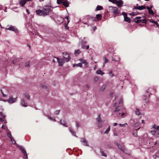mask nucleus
<instances>
[{
  "instance_id": "obj_1",
  "label": "nucleus",
  "mask_w": 159,
  "mask_h": 159,
  "mask_svg": "<svg viewBox=\"0 0 159 159\" xmlns=\"http://www.w3.org/2000/svg\"><path fill=\"white\" fill-rule=\"evenodd\" d=\"M59 7V6H58L54 7L51 5L50 3L48 5H45L43 7L42 10L38 9L36 10L35 11L36 14L38 16L45 17L49 15L51 12H52L54 8Z\"/></svg>"
},
{
  "instance_id": "obj_2",
  "label": "nucleus",
  "mask_w": 159,
  "mask_h": 159,
  "mask_svg": "<svg viewBox=\"0 0 159 159\" xmlns=\"http://www.w3.org/2000/svg\"><path fill=\"white\" fill-rule=\"evenodd\" d=\"M59 7V6H58L54 7L51 5L50 3L48 5H45L43 7L42 10L38 9L36 10L35 11L36 14L38 16L45 17L49 15L51 12H52L54 8Z\"/></svg>"
},
{
  "instance_id": "obj_3",
  "label": "nucleus",
  "mask_w": 159,
  "mask_h": 159,
  "mask_svg": "<svg viewBox=\"0 0 159 159\" xmlns=\"http://www.w3.org/2000/svg\"><path fill=\"white\" fill-rule=\"evenodd\" d=\"M152 128L153 129L150 131L152 134L156 137H158L159 135V125L154 124L152 125Z\"/></svg>"
},
{
  "instance_id": "obj_4",
  "label": "nucleus",
  "mask_w": 159,
  "mask_h": 159,
  "mask_svg": "<svg viewBox=\"0 0 159 159\" xmlns=\"http://www.w3.org/2000/svg\"><path fill=\"white\" fill-rule=\"evenodd\" d=\"M86 19L88 23V26L94 25L95 23V17H92L90 15H87L85 17L84 20Z\"/></svg>"
},
{
  "instance_id": "obj_5",
  "label": "nucleus",
  "mask_w": 159,
  "mask_h": 159,
  "mask_svg": "<svg viewBox=\"0 0 159 159\" xmlns=\"http://www.w3.org/2000/svg\"><path fill=\"white\" fill-rule=\"evenodd\" d=\"M40 27V29L45 33L50 34L52 32V30L47 26L42 25Z\"/></svg>"
},
{
  "instance_id": "obj_6",
  "label": "nucleus",
  "mask_w": 159,
  "mask_h": 159,
  "mask_svg": "<svg viewBox=\"0 0 159 159\" xmlns=\"http://www.w3.org/2000/svg\"><path fill=\"white\" fill-rule=\"evenodd\" d=\"M109 9L110 10L114 15H117L119 14L120 12V10L116 7L110 6L109 7Z\"/></svg>"
},
{
  "instance_id": "obj_7",
  "label": "nucleus",
  "mask_w": 159,
  "mask_h": 159,
  "mask_svg": "<svg viewBox=\"0 0 159 159\" xmlns=\"http://www.w3.org/2000/svg\"><path fill=\"white\" fill-rule=\"evenodd\" d=\"M17 147L19 148L23 153L24 156L23 157L26 159H28L27 154L26 151L25 150L24 147L23 146L19 145H17Z\"/></svg>"
},
{
  "instance_id": "obj_8",
  "label": "nucleus",
  "mask_w": 159,
  "mask_h": 159,
  "mask_svg": "<svg viewBox=\"0 0 159 159\" xmlns=\"http://www.w3.org/2000/svg\"><path fill=\"white\" fill-rule=\"evenodd\" d=\"M6 29L7 30L13 31L16 33H18L19 32V30L16 27L12 25H10L8 28H6Z\"/></svg>"
},
{
  "instance_id": "obj_9",
  "label": "nucleus",
  "mask_w": 159,
  "mask_h": 159,
  "mask_svg": "<svg viewBox=\"0 0 159 159\" xmlns=\"http://www.w3.org/2000/svg\"><path fill=\"white\" fill-rule=\"evenodd\" d=\"M63 54H64V56L62 58L64 59V60H65L66 62H69L71 59V57L70 56L69 53L67 52H63Z\"/></svg>"
},
{
  "instance_id": "obj_10",
  "label": "nucleus",
  "mask_w": 159,
  "mask_h": 159,
  "mask_svg": "<svg viewBox=\"0 0 159 159\" xmlns=\"http://www.w3.org/2000/svg\"><path fill=\"white\" fill-rule=\"evenodd\" d=\"M54 58L57 59L59 66H61L63 65L65 62V61L63 58L62 59H61L56 57H55Z\"/></svg>"
},
{
  "instance_id": "obj_11",
  "label": "nucleus",
  "mask_w": 159,
  "mask_h": 159,
  "mask_svg": "<svg viewBox=\"0 0 159 159\" xmlns=\"http://www.w3.org/2000/svg\"><path fill=\"white\" fill-rule=\"evenodd\" d=\"M17 97L14 98L12 96H10L8 99V102L10 104H12L15 103L17 100Z\"/></svg>"
},
{
  "instance_id": "obj_12",
  "label": "nucleus",
  "mask_w": 159,
  "mask_h": 159,
  "mask_svg": "<svg viewBox=\"0 0 159 159\" xmlns=\"http://www.w3.org/2000/svg\"><path fill=\"white\" fill-rule=\"evenodd\" d=\"M115 2V4L119 7H121L123 6L124 2L122 0H117Z\"/></svg>"
},
{
  "instance_id": "obj_13",
  "label": "nucleus",
  "mask_w": 159,
  "mask_h": 159,
  "mask_svg": "<svg viewBox=\"0 0 159 159\" xmlns=\"http://www.w3.org/2000/svg\"><path fill=\"white\" fill-rule=\"evenodd\" d=\"M6 131H7V137L9 138V139H14L12 136L11 132L10 130L8 129L7 127H6Z\"/></svg>"
},
{
  "instance_id": "obj_14",
  "label": "nucleus",
  "mask_w": 159,
  "mask_h": 159,
  "mask_svg": "<svg viewBox=\"0 0 159 159\" xmlns=\"http://www.w3.org/2000/svg\"><path fill=\"white\" fill-rule=\"evenodd\" d=\"M49 15L50 17L51 18V19L54 20L56 19L55 17H56V16L57 15V14L55 13L53 11H52V12H51L49 14Z\"/></svg>"
},
{
  "instance_id": "obj_15",
  "label": "nucleus",
  "mask_w": 159,
  "mask_h": 159,
  "mask_svg": "<svg viewBox=\"0 0 159 159\" xmlns=\"http://www.w3.org/2000/svg\"><path fill=\"white\" fill-rule=\"evenodd\" d=\"M115 144L117 146L118 148L121 150L123 151H125V148L124 147L121 145L120 143H118L116 142L115 143Z\"/></svg>"
},
{
  "instance_id": "obj_16",
  "label": "nucleus",
  "mask_w": 159,
  "mask_h": 159,
  "mask_svg": "<svg viewBox=\"0 0 159 159\" xmlns=\"http://www.w3.org/2000/svg\"><path fill=\"white\" fill-rule=\"evenodd\" d=\"M137 22H138V24L142 23L146 24L147 23L148 20H147V19L146 18L141 19L138 20V21Z\"/></svg>"
},
{
  "instance_id": "obj_17",
  "label": "nucleus",
  "mask_w": 159,
  "mask_h": 159,
  "mask_svg": "<svg viewBox=\"0 0 159 159\" xmlns=\"http://www.w3.org/2000/svg\"><path fill=\"white\" fill-rule=\"evenodd\" d=\"M120 58L117 56H114L111 59V61H119Z\"/></svg>"
},
{
  "instance_id": "obj_18",
  "label": "nucleus",
  "mask_w": 159,
  "mask_h": 159,
  "mask_svg": "<svg viewBox=\"0 0 159 159\" xmlns=\"http://www.w3.org/2000/svg\"><path fill=\"white\" fill-rule=\"evenodd\" d=\"M70 2L67 0H64L63 3L62 4L66 8H67L69 7Z\"/></svg>"
},
{
  "instance_id": "obj_19",
  "label": "nucleus",
  "mask_w": 159,
  "mask_h": 159,
  "mask_svg": "<svg viewBox=\"0 0 159 159\" xmlns=\"http://www.w3.org/2000/svg\"><path fill=\"white\" fill-rule=\"evenodd\" d=\"M56 17L57 18H59V19L61 20V23H62L65 21V17H64L62 15L59 16L57 15L56 16Z\"/></svg>"
},
{
  "instance_id": "obj_20",
  "label": "nucleus",
  "mask_w": 159,
  "mask_h": 159,
  "mask_svg": "<svg viewBox=\"0 0 159 159\" xmlns=\"http://www.w3.org/2000/svg\"><path fill=\"white\" fill-rule=\"evenodd\" d=\"M96 74L98 75H103L105 74V73L102 70L100 69H98L96 72Z\"/></svg>"
},
{
  "instance_id": "obj_21",
  "label": "nucleus",
  "mask_w": 159,
  "mask_h": 159,
  "mask_svg": "<svg viewBox=\"0 0 159 159\" xmlns=\"http://www.w3.org/2000/svg\"><path fill=\"white\" fill-rule=\"evenodd\" d=\"M22 58H17L16 59H14L12 61V63L13 64H16L18 63V62L20 61V60Z\"/></svg>"
},
{
  "instance_id": "obj_22",
  "label": "nucleus",
  "mask_w": 159,
  "mask_h": 159,
  "mask_svg": "<svg viewBox=\"0 0 159 159\" xmlns=\"http://www.w3.org/2000/svg\"><path fill=\"white\" fill-rule=\"evenodd\" d=\"M102 17V14H98L96 15V17H95V20H96L98 21H99L101 20Z\"/></svg>"
},
{
  "instance_id": "obj_23",
  "label": "nucleus",
  "mask_w": 159,
  "mask_h": 159,
  "mask_svg": "<svg viewBox=\"0 0 159 159\" xmlns=\"http://www.w3.org/2000/svg\"><path fill=\"white\" fill-rule=\"evenodd\" d=\"M79 61L81 62L80 63H81V65H82V64H83L85 66H87L88 64V63L87 62L86 60L83 59L82 58L80 59Z\"/></svg>"
},
{
  "instance_id": "obj_24",
  "label": "nucleus",
  "mask_w": 159,
  "mask_h": 159,
  "mask_svg": "<svg viewBox=\"0 0 159 159\" xmlns=\"http://www.w3.org/2000/svg\"><path fill=\"white\" fill-rule=\"evenodd\" d=\"M26 3L25 0H20L19 1V4L22 7H23Z\"/></svg>"
},
{
  "instance_id": "obj_25",
  "label": "nucleus",
  "mask_w": 159,
  "mask_h": 159,
  "mask_svg": "<svg viewBox=\"0 0 159 159\" xmlns=\"http://www.w3.org/2000/svg\"><path fill=\"white\" fill-rule=\"evenodd\" d=\"M20 104L22 106L24 107H26L28 106L27 103L25 102V101L23 99L21 100Z\"/></svg>"
},
{
  "instance_id": "obj_26",
  "label": "nucleus",
  "mask_w": 159,
  "mask_h": 159,
  "mask_svg": "<svg viewBox=\"0 0 159 159\" xmlns=\"http://www.w3.org/2000/svg\"><path fill=\"white\" fill-rule=\"evenodd\" d=\"M141 14V13H139L138 11H136L135 12H132V13H129V15L131 16H137L138 15Z\"/></svg>"
},
{
  "instance_id": "obj_27",
  "label": "nucleus",
  "mask_w": 159,
  "mask_h": 159,
  "mask_svg": "<svg viewBox=\"0 0 159 159\" xmlns=\"http://www.w3.org/2000/svg\"><path fill=\"white\" fill-rule=\"evenodd\" d=\"M59 123L61 125H63L64 127H67V124L64 120H60L59 121Z\"/></svg>"
},
{
  "instance_id": "obj_28",
  "label": "nucleus",
  "mask_w": 159,
  "mask_h": 159,
  "mask_svg": "<svg viewBox=\"0 0 159 159\" xmlns=\"http://www.w3.org/2000/svg\"><path fill=\"white\" fill-rule=\"evenodd\" d=\"M132 17H131V18L128 17L127 16L124 18V21L125 22H127L128 23H130L131 21V18Z\"/></svg>"
},
{
  "instance_id": "obj_29",
  "label": "nucleus",
  "mask_w": 159,
  "mask_h": 159,
  "mask_svg": "<svg viewBox=\"0 0 159 159\" xmlns=\"http://www.w3.org/2000/svg\"><path fill=\"white\" fill-rule=\"evenodd\" d=\"M66 12H67V13L68 15L65 16V18L66 19H67V23H66V24H67L68 25V24L70 22V18H69V16H68L69 13H68L66 8Z\"/></svg>"
},
{
  "instance_id": "obj_30",
  "label": "nucleus",
  "mask_w": 159,
  "mask_h": 159,
  "mask_svg": "<svg viewBox=\"0 0 159 159\" xmlns=\"http://www.w3.org/2000/svg\"><path fill=\"white\" fill-rule=\"evenodd\" d=\"M85 18V17H84L83 19L82 20L81 19H80L79 20V21L80 22H82V23H83V24H85V25H88V22H87V20L86 19H84Z\"/></svg>"
},
{
  "instance_id": "obj_31",
  "label": "nucleus",
  "mask_w": 159,
  "mask_h": 159,
  "mask_svg": "<svg viewBox=\"0 0 159 159\" xmlns=\"http://www.w3.org/2000/svg\"><path fill=\"white\" fill-rule=\"evenodd\" d=\"M80 142L84 145L86 146H89L87 140H81Z\"/></svg>"
},
{
  "instance_id": "obj_32",
  "label": "nucleus",
  "mask_w": 159,
  "mask_h": 159,
  "mask_svg": "<svg viewBox=\"0 0 159 159\" xmlns=\"http://www.w3.org/2000/svg\"><path fill=\"white\" fill-rule=\"evenodd\" d=\"M40 86L41 88H44L45 89L47 90L48 92L49 90L47 85H46L44 84H40Z\"/></svg>"
},
{
  "instance_id": "obj_33",
  "label": "nucleus",
  "mask_w": 159,
  "mask_h": 159,
  "mask_svg": "<svg viewBox=\"0 0 159 159\" xmlns=\"http://www.w3.org/2000/svg\"><path fill=\"white\" fill-rule=\"evenodd\" d=\"M146 9L145 5H142L138 7V10H142Z\"/></svg>"
},
{
  "instance_id": "obj_34",
  "label": "nucleus",
  "mask_w": 159,
  "mask_h": 159,
  "mask_svg": "<svg viewBox=\"0 0 159 159\" xmlns=\"http://www.w3.org/2000/svg\"><path fill=\"white\" fill-rule=\"evenodd\" d=\"M103 8L102 6L98 5L96 7L95 9V11H98L102 10L103 9Z\"/></svg>"
},
{
  "instance_id": "obj_35",
  "label": "nucleus",
  "mask_w": 159,
  "mask_h": 159,
  "mask_svg": "<svg viewBox=\"0 0 159 159\" xmlns=\"http://www.w3.org/2000/svg\"><path fill=\"white\" fill-rule=\"evenodd\" d=\"M73 67H74L76 66L79 67L81 68L82 67V65H81V63H79L78 64H74L73 65Z\"/></svg>"
},
{
  "instance_id": "obj_36",
  "label": "nucleus",
  "mask_w": 159,
  "mask_h": 159,
  "mask_svg": "<svg viewBox=\"0 0 159 159\" xmlns=\"http://www.w3.org/2000/svg\"><path fill=\"white\" fill-rule=\"evenodd\" d=\"M149 97V95L147 94L146 95H143V98L144 100H148Z\"/></svg>"
},
{
  "instance_id": "obj_37",
  "label": "nucleus",
  "mask_w": 159,
  "mask_h": 159,
  "mask_svg": "<svg viewBox=\"0 0 159 159\" xmlns=\"http://www.w3.org/2000/svg\"><path fill=\"white\" fill-rule=\"evenodd\" d=\"M81 52L80 50L79 49L75 50L74 52V55L75 56H77Z\"/></svg>"
},
{
  "instance_id": "obj_38",
  "label": "nucleus",
  "mask_w": 159,
  "mask_h": 159,
  "mask_svg": "<svg viewBox=\"0 0 159 159\" xmlns=\"http://www.w3.org/2000/svg\"><path fill=\"white\" fill-rule=\"evenodd\" d=\"M69 130L73 136L77 137V136L76 135L75 133L74 130L71 129H70Z\"/></svg>"
},
{
  "instance_id": "obj_39",
  "label": "nucleus",
  "mask_w": 159,
  "mask_h": 159,
  "mask_svg": "<svg viewBox=\"0 0 159 159\" xmlns=\"http://www.w3.org/2000/svg\"><path fill=\"white\" fill-rule=\"evenodd\" d=\"M96 120L97 121H98L99 123H101L102 122V120L100 117V115H99L98 116V117L96 119Z\"/></svg>"
},
{
  "instance_id": "obj_40",
  "label": "nucleus",
  "mask_w": 159,
  "mask_h": 159,
  "mask_svg": "<svg viewBox=\"0 0 159 159\" xmlns=\"http://www.w3.org/2000/svg\"><path fill=\"white\" fill-rule=\"evenodd\" d=\"M81 48L83 49H88L89 48V45H87L86 46H85L84 44H83L82 45Z\"/></svg>"
},
{
  "instance_id": "obj_41",
  "label": "nucleus",
  "mask_w": 159,
  "mask_h": 159,
  "mask_svg": "<svg viewBox=\"0 0 159 159\" xmlns=\"http://www.w3.org/2000/svg\"><path fill=\"white\" fill-rule=\"evenodd\" d=\"M64 0H57V3L58 5H61L63 4Z\"/></svg>"
},
{
  "instance_id": "obj_42",
  "label": "nucleus",
  "mask_w": 159,
  "mask_h": 159,
  "mask_svg": "<svg viewBox=\"0 0 159 159\" xmlns=\"http://www.w3.org/2000/svg\"><path fill=\"white\" fill-rule=\"evenodd\" d=\"M120 108L119 107H117L115 108V109L113 112V114L114 113V112H119L120 111Z\"/></svg>"
},
{
  "instance_id": "obj_43",
  "label": "nucleus",
  "mask_w": 159,
  "mask_h": 159,
  "mask_svg": "<svg viewBox=\"0 0 159 159\" xmlns=\"http://www.w3.org/2000/svg\"><path fill=\"white\" fill-rule=\"evenodd\" d=\"M140 110L139 109H136L135 112V114L138 116H139L141 114V113L139 112Z\"/></svg>"
},
{
  "instance_id": "obj_44",
  "label": "nucleus",
  "mask_w": 159,
  "mask_h": 159,
  "mask_svg": "<svg viewBox=\"0 0 159 159\" xmlns=\"http://www.w3.org/2000/svg\"><path fill=\"white\" fill-rule=\"evenodd\" d=\"M156 12V11H155V13H154L153 11L151 9L150 10H149L148 11V13L150 15H153L154 14H155Z\"/></svg>"
},
{
  "instance_id": "obj_45",
  "label": "nucleus",
  "mask_w": 159,
  "mask_h": 159,
  "mask_svg": "<svg viewBox=\"0 0 159 159\" xmlns=\"http://www.w3.org/2000/svg\"><path fill=\"white\" fill-rule=\"evenodd\" d=\"M107 85H103L100 89V90L101 92H103L106 88Z\"/></svg>"
},
{
  "instance_id": "obj_46",
  "label": "nucleus",
  "mask_w": 159,
  "mask_h": 159,
  "mask_svg": "<svg viewBox=\"0 0 159 159\" xmlns=\"http://www.w3.org/2000/svg\"><path fill=\"white\" fill-rule=\"evenodd\" d=\"M137 90V87L135 85H132V91H136Z\"/></svg>"
},
{
  "instance_id": "obj_47",
  "label": "nucleus",
  "mask_w": 159,
  "mask_h": 159,
  "mask_svg": "<svg viewBox=\"0 0 159 159\" xmlns=\"http://www.w3.org/2000/svg\"><path fill=\"white\" fill-rule=\"evenodd\" d=\"M0 92H1L2 95V96L3 97H6L7 96V95L5 94L4 93V92L2 89H1L0 90Z\"/></svg>"
},
{
  "instance_id": "obj_48",
  "label": "nucleus",
  "mask_w": 159,
  "mask_h": 159,
  "mask_svg": "<svg viewBox=\"0 0 159 159\" xmlns=\"http://www.w3.org/2000/svg\"><path fill=\"white\" fill-rule=\"evenodd\" d=\"M110 130V125L107 128V129H106V130L104 131V133L107 134Z\"/></svg>"
},
{
  "instance_id": "obj_49",
  "label": "nucleus",
  "mask_w": 159,
  "mask_h": 159,
  "mask_svg": "<svg viewBox=\"0 0 159 159\" xmlns=\"http://www.w3.org/2000/svg\"><path fill=\"white\" fill-rule=\"evenodd\" d=\"M48 117L49 119H50L51 120H52L54 121H56L55 118L54 117H51V116H48Z\"/></svg>"
},
{
  "instance_id": "obj_50",
  "label": "nucleus",
  "mask_w": 159,
  "mask_h": 159,
  "mask_svg": "<svg viewBox=\"0 0 159 159\" xmlns=\"http://www.w3.org/2000/svg\"><path fill=\"white\" fill-rule=\"evenodd\" d=\"M55 18H56V19L54 21H55L56 22H58L60 23H61V20L59 19V18H57L56 17H55Z\"/></svg>"
},
{
  "instance_id": "obj_51",
  "label": "nucleus",
  "mask_w": 159,
  "mask_h": 159,
  "mask_svg": "<svg viewBox=\"0 0 159 159\" xmlns=\"http://www.w3.org/2000/svg\"><path fill=\"white\" fill-rule=\"evenodd\" d=\"M24 95L27 99H30V97L28 94L26 93H25L24 94Z\"/></svg>"
},
{
  "instance_id": "obj_52",
  "label": "nucleus",
  "mask_w": 159,
  "mask_h": 159,
  "mask_svg": "<svg viewBox=\"0 0 159 159\" xmlns=\"http://www.w3.org/2000/svg\"><path fill=\"white\" fill-rule=\"evenodd\" d=\"M120 15L123 16L124 18L127 16V13L125 12H122Z\"/></svg>"
},
{
  "instance_id": "obj_53",
  "label": "nucleus",
  "mask_w": 159,
  "mask_h": 159,
  "mask_svg": "<svg viewBox=\"0 0 159 159\" xmlns=\"http://www.w3.org/2000/svg\"><path fill=\"white\" fill-rule=\"evenodd\" d=\"M104 64H105L108 62V61H109L108 60L106 57H104Z\"/></svg>"
},
{
  "instance_id": "obj_54",
  "label": "nucleus",
  "mask_w": 159,
  "mask_h": 159,
  "mask_svg": "<svg viewBox=\"0 0 159 159\" xmlns=\"http://www.w3.org/2000/svg\"><path fill=\"white\" fill-rule=\"evenodd\" d=\"M113 72L112 70H110L109 71V72H108L109 74L111 76V77H113L114 76V74H113Z\"/></svg>"
},
{
  "instance_id": "obj_55",
  "label": "nucleus",
  "mask_w": 159,
  "mask_h": 159,
  "mask_svg": "<svg viewBox=\"0 0 159 159\" xmlns=\"http://www.w3.org/2000/svg\"><path fill=\"white\" fill-rule=\"evenodd\" d=\"M128 125V124H127V123H125L124 124H119V126H120V127H125L126 126V125Z\"/></svg>"
},
{
  "instance_id": "obj_56",
  "label": "nucleus",
  "mask_w": 159,
  "mask_h": 159,
  "mask_svg": "<svg viewBox=\"0 0 159 159\" xmlns=\"http://www.w3.org/2000/svg\"><path fill=\"white\" fill-rule=\"evenodd\" d=\"M113 114H114L116 116H119L120 115V113H119L118 112H114V113Z\"/></svg>"
},
{
  "instance_id": "obj_57",
  "label": "nucleus",
  "mask_w": 159,
  "mask_h": 159,
  "mask_svg": "<svg viewBox=\"0 0 159 159\" xmlns=\"http://www.w3.org/2000/svg\"><path fill=\"white\" fill-rule=\"evenodd\" d=\"M60 110H57L55 111L54 112V114L56 115H58L59 114Z\"/></svg>"
},
{
  "instance_id": "obj_58",
  "label": "nucleus",
  "mask_w": 159,
  "mask_h": 159,
  "mask_svg": "<svg viewBox=\"0 0 159 159\" xmlns=\"http://www.w3.org/2000/svg\"><path fill=\"white\" fill-rule=\"evenodd\" d=\"M35 34L36 35L38 36L39 37H40L41 38H42V35H40L38 32L36 31L35 32Z\"/></svg>"
},
{
  "instance_id": "obj_59",
  "label": "nucleus",
  "mask_w": 159,
  "mask_h": 159,
  "mask_svg": "<svg viewBox=\"0 0 159 159\" xmlns=\"http://www.w3.org/2000/svg\"><path fill=\"white\" fill-rule=\"evenodd\" d=\"M0 116L3 118H5L6 117V116L5 114H3L2 112H0Z\"/></svg>"
},
{
  "instance_id": "obj_60",
  "label": "nucleus",
  "mask_w": 159,
  "mask_h": 159,
  "mask_svg": "<svg viewBox=\"0 0 159 159\" xmlns=\"http://www.w3.org/2000/svg\"><path fill=\"white\" fill-rule=\"evenodd\" d=\"M138 20H137V19H135V18H133L132 21L133 22H134L138 24V22H137L138 21Z\"/></svg>"
},
{
  "instance_id": "obj_61",
  "label": "nucleus",
  "mask_w": 159,
  "mask_h": 159,
  "mask_svg": "<svg viewBox=\"0 0 159 159\" xmlns=\"http://www.w3.org/2000/svg\"><path fill=\"white\" fill-rule=\"evenodd\" d=\"M147 20H148V21H149L150 23H153L155 21L153 20L152 19H147Z\"/></svg>"
},
{
  "instance_id": "obj_62",
  "label": "nucleus",
  "mask_w": 159,
  "mask_h": 159,
  "mask_svg": "<svg viewBox=\"0 0 159 159\" xmlns=\"http://www.w3.org/2000/svg\"><path fill=\"white\" fill-rule=\"evenodd\" d=\"M101 152L102 154V155L103 156H104L106 157L107 156V155L105 154L103 151H102V150H101Z\"/></svg>"
},
{
  "instance_id": "obj_63",
  "label": "nucleus",
  "mask_w": 159,
  "mask_h": 159,
  "mask_svg": "<svg viewBox=\"0 0 159 159\" xmlns=\"http://www.w3.org/2000/svg\"><path fill=\"white\" fill-rule=\"evenodd\" d=\"M99 79V77L98 76H96L94 78L93 80L94 82H96Z\"/></svg>"
},
{
  "instance_id": "obj_64",
  "label": "nucleus",
  "mask_w": 159,
  "mask_h": 159,
  "mask_svg": "<svg viewBox=\"0 0 159 159\" xmlns=\"http://www.w3.org/2000/svg\"><path fill=\"white\" fill-rule=\"evenodd\" d=\"M153 24H155V25H156L157 28H159V25L158 24V23L156 21H155L154 23H153Z\"/></svg>"
}]
</instances>
